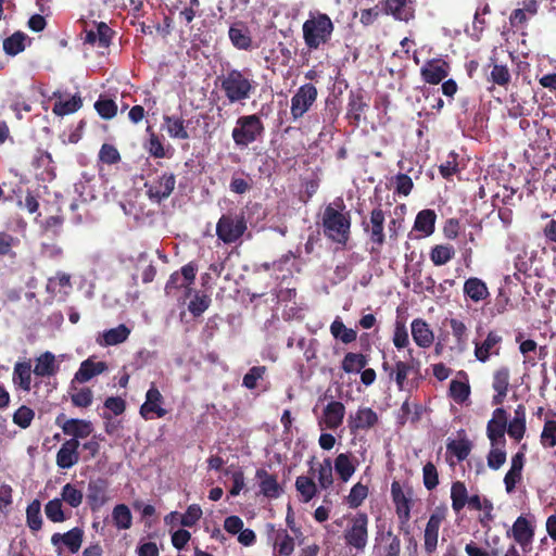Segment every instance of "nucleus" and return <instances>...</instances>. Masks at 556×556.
<instances>
[{
  "label": "nucleus",
  "instance_id": "obj_1",
  "mask_svg": "<svg viewBox=\"0 0 556 556\" xmlns=\"http://www.w3.org/2000/svg\"><path fill=\"white\" fill-rule=\"evenodd\" d=\"M351 212L345 210L342 198H337L325 207L323 228L325 236L331 241L345 245L351 235Z\"/></svg>",
  "mask_w": 556,
  "mask_h": 556
},
{
  "label": "nucleus",
  "instance_id": "obj_2",
  "mask_svg": "<svg viewBox=\"0 0 556 556\" xmlns=\"http://www.w3.org/2000/svg\"><path fill=\"white\" fill-rule=\"evenodd\" d=\"M220 90L229 103L243 102L255 92L257 83L251 70L228 68L218 77Z\"/></svg>",
  "mask_w": 556,
  "mask_h": 556
},
{
  "label": "nucleus",
  "instance_id": "obj_3",
  "mask_svg": "<svg viewBox=\"0 0 556 556\" xmlns=\"http://www.w3.org/2000/svg\"><path fill=\"white\" fill-rule=\"evenodd\" d=\"M408 354L412 356V350H408ZM381 367L399 391L412 392L419 387L422 379L421 364L413 357L408 362L394 358L393 364L383 361Z\"/></svg>",
  "mask_w": 556,
  "mask_h": 556
},
{
  "label": "nucleus",
  "instance_id": "obj_4",
  "mask_svg": "<svg viewBox=\"0 0 556 556\" xmlns=\"http://www.w3.org/2000/svg\"><path fill=\"white\" fill-rule=\"evenodd\" d=\"M334 24L330 16L320 11H311L308 18L302 25V35L309 51L318 50L330 42Z\"/></svg>",
  "mask_w": 556,
  "mask_h": 556
},
{
  "label": "nucleus",
  "instance_id": "obj_5",
  "mask_svg": "<svg viewBox=\"0 0 556 556\" xmlns=\"http://www.w3.org/2000/svg\"><path fill=\"white\" fill-rule=\"evenodd\" d=\"M264 131L265 126L257 114L243 115L238 117L231 137L237 147L247 148L262 138Z\"/></svg>",
  "mask_w": 556,
  "mask_h": 556
},
{
  "label": "nucleus",
  "instance_id": "obj_6",
  "mask_svg": "<svg viewBox=\"0 0 556 556\" xmlns=\"http://www.w3.org/2000/svg\"><path fill=\"white\" fill-rule=\"evenodd\" d=\"M197 269L193 263H188L181 267L180 271H174L165 285L166 295L186 301L191 295Z\"/></svg>",
  "mask_w": 556,
  "mask_h": 556
},
{
  "label": "nucleus",
  "instance_id": "obj_7",
  "mask_svg": "<svg viewBox=\"0 0 556 556\" xmlns=\"http://www.w3.org/2000/svg\"><path fill=\"white\" fill-rule=\"evenodd\" d=\"M346 520L348 525L343 531L345 545L356 552H363L368 543V515L357 511L355 515L346 517Z\"/></svg>",
  "mask_w": 556,
  "mask_h": 556
},
{
  "label": "nucleus",
  "instance_id": "obj_8",
  "mask_svg": "<svg viewBox=\"0 0 556 556\" xmlns=\"http://www.w3.org/2000/svg\"><path fill=\"white\" fill-rule=\"evenodd\" d=\"M244 214L228 212L223 214L216 224V236L226 244L237 242L247 231Z\"/></svg>",
  "mask_w": 556,
  "mask_h": 556
},
{
  "label": "nucleus",
  "instance_id": "obj_9",
  "mask_svg": "<svg viewBox=\"0 0 556 556\" xmlns=\"http://www.w3.org/2000/svg\"><path fill=\"white\" fill-rule=\"evenodd\" d=\"M317 88L311 84L302 85L291 98L290 113L293 121H296L307 113L317 100Z\"/></svg>",
  "mask_w": 556,
  "mask_h": 556
},
{
  "label": "nucleus",
  "instance_id": "obj_10",
  "mask_svg": "<svg viewBox=\"0 0 556 556\" xmlns=\"http://www.w3.org/2000/svg\"><path fill=\"white\" fill-rule=\"evenodd\" d=\"M175 185V175L173 173H163L152 181L144 182V188L149 200L152 203L161 204L173 193Z\"/></svg>",
  "mask_w": 556,
  "mask_h": 556
},
{
  "label": "nucleus",
  "instance_id": "obj_11",
  "mask_svg": "<svg viewBox=\"0 0 556 556\" xmlns=\"http://www.w3.org/2000/svg\"><path fill=\"white\" fill-rule=\"evenodd\" d=\"M384 222L386 214L380 205L370 212L369 222H362L364 231L368 233L370 242L377 247H372V252L375 250L379 251L386 242Z\"/></svg>",
  "mask_w": 556,
  "mask_h": 556
},
{
  "label": "nucleus",
  "instance_id": "obj_12",
  "mask_svg": "<svg viewBox=\"0 0 556 556\" xmlns=\"http://www.w3.org/2000/svg\"><path fill=\"white\" fill-rule=\"evenodd\" d=\"M164 397L155 383H151L146 393V401L140 406L139 414L144 420L162 418L167 414V409L163 407Z\"/></svg>",
  "mask_w": 556,
  "mask_h": 556
},
{
  "label": "nucleus",
  "instance_id": "obj_13",
  "mask_svg": "<svg viewBox=\"0 0 556 556\" xmlns=\"http://www.w3.org/2000/svg\"><path fill=\"white\" fill-rule=\"evenodd\" d=\"M55 425L62 429L65 435L78 441L89 437L93 431L91 421L78 418L66 419L63 413L56 416Z\"/></svg>",
  "mask_w": 556,
  "mask_h": 556
},
{
  "label": "nucleus",
  "instance_id": "obj_14",
  "mask_svg": "<svg viewBox=\"0 0 556 556\" xmlns=\"http://www.w3.org/2000/svg\"><path fill=\"white\" fill-rule=\"evenodd\" d=\"M507 427V413L504 408L497 407L493 412L492 418L489 420L486 426V434L491 441V445H503L505 446V431Z\"/></svg>",
  "mask_w": 556,
  "mask_h": 556
},
{
  "label": "nucleus",
  "instance_id": "obj_15",
  "mask_svg": "<svg viewBox=\"0 0 556 556\" xmlns=\"http://www.w3.org/2000/svg\"><path fill=\"white\" fill-rule=\"evenodd\" d=\"M84 539V530L81 528L75 527L65 533H54L51 536V543L56 548L59 555L62 554L64 545L67 551L72 554L77 553L83 544Z\"/></svg>",
  "mask_w": 556,
  "mask_h": 556
},
{
  "label": "nucleus",
  "instance_id": "obj_16",
  "mask_svg": "<svg viewBox=\"0 0 556 556\" xmlns=\"http://www.w3.org/2000/svg\"><path fill=\"white\" fill-rule=\"evenodd\" d=\"M109 481L105 478L91 479L87 488V503L92 511L99 510L108 501Z\"/></svg>",
  "mask_w": 556,
  "mask_h": 556
},
{
  "label": "nucleus",
  "instance_id": "obj_17",
  "mask_svg": "<svg viewBox=\"0 0 556 556\" xmlns=\"http://www.w3.org/2000/svg\"><path fill=\"white\" fill-rule=\"evenodd\" d=\"M450 64L442 59L428 60L420 68V75L425 83L438 85L447 77Z\"/></svg>",
  "mask_w": 556,
  "mask_h": 556
},
{
  "label": "nucleus",
  "instance_id": "obj_18",
  "mask_svg": "<svg viewBox=\"0 0 556 556\" xmlns=\"http://www.w3.org/2000/svg\"><path fill=\"white\" fill-rule=\"evenodd\" d=\"M503 338L496 331H489L482 342H475V356L485 363L492 355H500Z\"/></svg>",
  "mask_w": 556,
  "mask_h": 556
},
{
  "label": "nucleus",
  "instance_id": "obj_19",
  "mask_svg": "<svg viewBox=\"0 0 556 556\" xmlns=\"http://www.w3.org/2000/svg\"><path fill=\"white\" fill-rule=\"evenodd\" d=\"M391 496L395 506V511L402 523L410 519L412 498L406 494L399 481L391 483Z\"/></svg>",
  "mask_w": 556,
  "mask_h": 556
},
{
  "label": "nucleus",
  "instance_id": "obj_20",
  "mask_svg": "<svg viewBox=\"0 0 556 556\" xmlns=\"http://www.w3.org/2000/svg\"><path fill=\"white\" fill-rule=\"evenodd\" d=\"M445 518L444 510H437L432 513L429 517V520L425 528L424 540H425V551L427 554L431 555L435 552L438 545L439 538V529L441 527L442 521Z\"/></svg>",
  "mask_w": 556,
  "mask_h": 556
},
{
  "label": "nucleus",
  "instance_id": "obj_21",
  "mask_svg": "<svg viewBox=\"0 0 556 556\" xmlns=\"http://www.w3.org/2000/svg\"><path fill=\"white\" fill-rule=\"evenodd\" d=\"M80 446V443L78 440L75 439H68L66 440L60 447V450L56 453V466L60 469H70L74 465H76L79 459V452L78 448Z\"/></svg>",
  "mask_w": 556,
  "mask_h": 556
},
{
  "label": "nucleus",
  "instance_id": "obj_22",
  "mask_svg": "<svg viewBox=\"0 0 556 556\" xmlns=\"http://www.w3.org/2000/svg\"><path fill=\"white\" fill-rule=\"evenodd\" d=\"M383 12L397 21L408 22L415 17L412 0H383Z\"/></svg>",
  "mask_w": 556,
  "mask_h": 556
},
{
  "label": "nucleus",
  "instance_id": "obj_23",
  "mask_svg": "<svg viewBox=\"0 0 556 556\" xmlns=\"http://www.w3.org/2000/svg\"><path fill=\"white\" fill-rule=\"evenodd\" d=\"M378 415L370 407H359L350 416L349 427L352 433L358 430H368L378 424Z\"/></svg>",
  "mask_w": 556,
  "mask_h": 556
},
{
  "label": "nucleus",
  "instance_id": "obj_24",
  "mask_svg": "<svg viewBox=\"0 0 556 556\" xmlns=\"http://www.w3.org/2000/svg\"><path fill=\"white\" fill-rule=\"evenodd\" d=\"M410 331L414 342L422 349H428L433 344L434 333L429 324L422 318H415L410 324Z\"/></svg>",
  "mask_w": 556,
  "mask_h": 556
},
{
  "label": "nucleus",
  "instance_id": "obj_25",
  "mask_svg": "<svg viewBox=\"0 0 556 556\" xmlns=\"http://www.w3.org/2000/svg\"><path fill=\"white\" fill-rule=\"evenodd\" d=\"M268 532L273 534L274 548L280 556H289L294 551V539L286 529L276 530L273 523L267 525Z\"/></svg>",
  "mask_w": 556,
  "mask_h": 556
},
{
  "label": "nucleus",
  "instance_id": "obj_26",
  "mask_svg": "<svg viewBox=\"0 0 556 556\" xmlns=\"http://www.w3.org/2000/svg\"><path fill=\"white\" fill-rule=\"evenodd\" d=\"M367 108L368 103L365 101L363 93L361 91H351L349 94L346 113L350 124L357 127L362 121V115L365 113Z\"/></svg>",
  "mask_w": 556,
  "mask_h": 556
},
{
  "label": "nucleus",
  "instance_id": "obj_27",
  "mask_svg": "<svg viewBox=\"0 0 556 556\" xmlns=\"http://www.w3.org/2000/svg\"><path fill=\"white\" fill-rule=\"evenodd\" d=\"M508 386L509 370L507 367H502L493 375L492 387L496 393L492 397V405L497 406L504 402L507 395Z\"/></svg>",
  "mask_w": 556,
  "mask_h": 556
},
{
  "label": "nucleus",
  "instance_id": "obj_28",
  "mask_svg": "<svg viewBox=\"0 0 556 556\" xmlns=\"http://www.w3.org/2000/svg\"><path fill=\"white\" fill-rule=\"evenodd\" d=\"M255 477L260 480V492L268 498H277L280 496L281 488L276 476L270 475L266 469L256 470Z\"/></svg>",
  "mask_w": 556,
  "mask_h": 556
},
{
  "label": "nucleus",
  "instance_id": "obj_29",
  "mask_svg": "<svg viewBox=\"0 0 556 556\" xmlns=\"http://www.w3.org/2000/svg\"><path fill=\"white\" fill-rule=\"evenodd\" d=\"M108 370L105 362H94L92 357H89L81 362L78 370L75 374V380L79 383H85L93 377Z\"/></svg>",
  "mask_w": 556,
  "mask_h": 556
},
{
  "label": "nucleus",
  "instance_id": "obj_30",
  "mask_svg": "<svg viewBox=\"0 0 556 556\" xmlns=\"http://www.w3.org/2000/svg\"><path fill=\"white\" fill-rule=\"evenodd\" d=\"M228 36L235 48L245 51L252 49V37L249 28L243 23L231 25Z\"/></svg>",
  "mask_w": 556,
  "mask_h": 556
},
{
  "label": "nucleus",
  "instance_id": "obj_31",
  "mask_svg": "<svg viewBox=\"0 0 556 556\" xmlns=\"http://www.w3.org/2000/svg\"><path fill=\"white\" fill-rule=\"evenodd\" d=\"M163 121L166 131L170 138L179 140H187L190 138L187 130L188 125L181 116L164 115Z\"/></svg>",
  "mask_w": 556,
  "mask_h": 556
},
{
  "label": "nucleus",
  "instance_id": "obj_32",
  "mask_svg": "<svg viewBox=\"0 0 556 556\" xmlns=\"http://www.w3.org/2000/svg\"><path fill=\"white\" fill-rule=\"evenodd\" d=\"M437 214L431 208H425L417 213L413 229L425 237L431 236L435 230Z\"/></svg>",
  "mask_w": 556,
  "mask_h": 556
},
{
  "label": "nucleus",
  "instance_id": "obj_33",
  "mask_svg": "<svg viewBox=\"0 0 556 556\" xmlns=\"http://www.w3.org/2000/svg\"><path fill=\"white\" fill-rule=\"evenodd\" d=\"M464 294L471 301L478 303L485 300L489 295L486 283L477 277H470L464 282Z\"/></svg>",
  "mask_w": 556,
  "mask_h": 556
},
{
  "label": "nucleus",
  "instance_id": "obj_34",
  "mask_svg": "<svg viewBox=\"0 0 556 556\" xmlns=\"http://www.w3.org/2000/svg\"><path fill=\"white\" fill-rule=\"evenodd\" d=\"M345 407L339 401H331L324 409L325 425L328 429L339 428L344 418Z\"/></svg>",
  "mask_w": 556,
  "mask_h": 556
},
{
  "label": "nucleus",
  "instance_id": "obj_35",
  "mask_svg": "<svg viewBox=\"0 0 556 556\" xmlns=\"http://www.w3.org/2000/svg\"><path fill=\"white\" fill-rule=\"evenodd\" d=\"M130 329L126 325L121 324L115 328L105 330L102 333V337L97 340V342L101 346L117 345L125 342L128 339Z\"/></svg>",
  "mask_w": 556,
  "mask_h": 556
},
{
  "label": "nucleus",
  "instance_id": "obj_36",
  "mask_svg": "<svg viewBox=\"0 0 556 556\" xmlns=\"http://www.w3.org/2000/svg\"><path fill=\"white\" fill-rule=\"evenodd\" d=\"M334 470L343 482H348L356 470V459L350 453H341L334 459Z\"/></svg>",
  "mask_w": 556,
  "mask_h": 556
},
{
  "label": "nucleus",
  "instance_id": "obj_37",
  "mask_svg": "<svg viewBox=\"0 0 556 556\" xmlns=\"http://www.w3.org/2000/svg\"><path fill=\"white\" fill-rule=\"evenodd\" d=\"M511 531L515 541L521 546L530 544L534 535V531L530 522L523 516H519L516 519Z\"/></svg>",
  "mask_w": 556,
  "mask_h": 556
},
{
  "label": "nucleus",
  "instance_id": "obj_38",
  "mask_svg": "<svg viewBox=\"0 0 556 556\" xmlns=\"http://www.w3.org/2000/svg\"><path fill=\"white\" fill-rule=\"evenodd\" d=\"M13 383L23 391H30L31 365L30 362H17L13 369Z\"/></svg>",
  "mask_w": 556,
  "mask_h": 556
},
{
  "label": "nucleus",
  "instance_id": "obj_39",
  "mask_svg": "<svg viewBox=\"0 0 556 556\" xmlns=\"http://www.w3.org/2000/svg\"><path fill=\"white\" fill-rule=\"evenodd\" d=\"M294 485L302 503L311 502L318 493L317 484L308 476H299Z\"/></svg>",
  "mask_w": 556,
  "mask_h": 556
},
{
  "label": "nucleus",
  "instance_id": "obj_40",
  "mask_svg": "<svg viewBox=\"0 0 556 556\" xmlns=\"http://www.w3.org/2000/svg\"><path fill=\"white\" fill-rule=\"evenodd\" d=\"M368 364V356L363 353L348 352L342 362L341 369L345 374H356L364 369Z\"/></svg>",
  "mask_w": 556,
  "mask_h": 556
},
{
  "label": "nucleus",
  "instance_id": "obj_41",
  "mask_svg": "<svg viewBox=\"0 0 556 556\" xmlns=\"http://www.w3.org/2000/svg\"><path fill=\"white\" fill-rule=\"evenodd\" d=\"M56 370L55 356L51 352H45L37 358L34 374L39 377H46L54 375Z\"/></svg>",
  "mask_w": 556,
  "mask_h": 556
},
{
  "label": "nucleus",
  "instance_id": "obj_42",
  "mask_svg": "<svg viewBox=\"0 0 556 556\" xmlns=\"http://www.w3.org/2000/svg\"><path fill=\"white\" fill-rule=\"evenodd\" d=\"M468 491L464 482L455 481L451 486L452 508L455 513L464 509L468 501Z\"/></svg>",
  "mask_w": 556,
  "mask_h": 556
},
{
  "label": "nucleus",
  "instance_id": "obj_43",
  "mask_svg": "<svg viewBox=\"0 0 556 556\" xmlns=\"http://www.w3.org/2000/svg\"><path fill=\"white\" fill-rule=\"evenodd\" d=\"M330 332L334 339L342 341L344 344L352 343L357 338V332L352 328H348L339 318L334 319L330 325Z\"/></svg>",
  "mask_w": 556,
  "mask_h": 556
},
{
  "label": "nucleus",
  "instance_id": "obj_44",
  "mask_svg": "<svg viewBox=\"0 0 556 556\" xmlns=\"http://www.w3.org/2000/svg\"><path fill=\"white\" fill-rule=\"evenodd\" d=\"M455 256V250L450 244H437L430 251V260L435 266L448 263Z\"/></svg>",
  "mask_w": 556,
  "mask_h": 556
},
{
  "label": "nucleus",
  "instance_id": "obj_45",
  "mask_svg": "<svg viewBox=\"0 0 556 556\" xmlns=\"http://www.w3.org/2000/svg\"><path fill=\"white\" fill-rule=\"evenodd\" d=\"M83 105L80 96L75 94L70 100L56 101L53 105V113L58 116H64L77 112Z\"/></svg>",
  "mask_w": 556,
  "mask_h": 556
},
{
  "label": "nucleus",
  "instance_id": "obj_46",
  "mask_svg": "<svg viewBox=\"0 0 556 556\" xmlns=\"http://www.w3.org/2000/svg\"><path fill=\"white\" fill-rule=\"evenodd\" d=\"M112 518L118 529L127 530L131 527L132 516L129 507L125 504H118L113 508Z\"/></svg>",
  "mask_w": 556,
  "mask_h": 556
},
{
  "label": "nucleus",
  "instance_id": "obj_47",
  "mask_svg": "<svg viewBox=\"0 0 556 556\" xmlns=\"http://www.w3.org/2000/svg\"><path fill=\"white\" fill-rule=\"evenodd\" d=\"M447 452L454 455L458 462L465 460L471 452V443L468 439L452 440L446 445Z\"/></svg>",
  "mask_w": 556,
  "mask_h": 556
},
{
  "label": "nucleus",
  "instance_id": "obj_48",
  "mask_svg": "<svg viewBox=\"0 0 556 556\" xmlns=\"http://www.w3.org/2000/svg\"><path fill=\"white\" fill-rule=\"evenodd\" d=\"M26 39V35L22 31H16L10 37L3 40V50L9 55H16L20 52L24 51L25 45L24 41Z\"/></svg>",
  "mask_w": 556,
  "mask_h": 556
},
{
  "label": "nucleus",
  "instance_id": "obj_49",
  "mask_svg": "<svg viewBox=\"0 0 556 556\" xmlns=\"http://www.w3.org/2000/svg\"><path fill=\"white\" fill-rule=\"evenodd\" d=\"M26 522L34 532L39 531L42 527V517L40 513V502L33 501L26 508Z\"/></svg>",
  "mask_w": 556,
  "mask_h": 556
},
{
  "label": "nucleus",
  "instance_id": "obj_50",
  "mask_svg": "<svg viewBox=\"0 0 556 556\" xmlns=\"http://www.w3.org/2000/svg\"><path fill=\"white\" fill-rule=\"evenodd\" d=\"M448 395L457 404H463L470 395V386L467 382L454 379L450 382Z\"/></svg>",
  "mask_w": 556,
  "mask_h": 556
},
{
  "label": "nucleus",
  "instance_id": "obj_51",
  "mask_svg": "<svg viewBox=\"0 0 556 556\" xmlns=\"http://www.w3.org/2000/svg\"><path fill=\"white\" fill-rule=\"evenodd\" d=\"M45 514L47 518L52 522H63L70 516L65 515L62 508V500L53 498L45 505Z\"/></svg>",
  "mask_w": 556,
  "mask_h": 556
},
{
  "label": "nucleus",
  "instance_id": "obj_52",
  "mask_svg": "<svg viewBox=\"0 0 556 556\" xmlns=\"http://www.w3.org/2000/svg\"><path fill=\"white\" fill-rule=\"evenodd\" d=\"M84 494L72 483H66L61 490V498L73 508H77L83 503Z\"/></svg>",
  "mask_w": 556,
  "mask_h": 556
},
{
  "label": "nucleus",
  "instance_id": "obj_53",
  "mask_svg": "<svg viewBox=\"0 0 556 556\" xmlns=\"http://www.w3.org/2000/svg\"><path fill=\"white\" fill-rule=\"evenodd\" d=\"M448 324L452 330V334L455 338L456 346L458 348L459 351H464L467 344L468 337L466 325L462 320L456 318H451L448 320Z\"/></svg>",
  "mask_w": 556,
  "mask_h": 556
},
{
  "label": "nucleus",
  "instance_id": "obj_54",
  "mask_svg": "<svg viewBox=\"0 0 556 556\" xmlns=\"http://www.w3.org/2000/svg\"><path fill=\"white\" fill-rule=\"evenodd\" d=\"M368 492H369V490H368L367 485H365L361 482H357L356 484H354L352 486L349 495L346 496L348 505L351 508L359 507L363 504V502L366 500V497L368 496Z\"/></svg>",
  "mask_w": 556,
  "mask_h": 556
},
{
  "label": "nucleus",
  "instance_id": "obj_55",
  "mask_svg": "<svg viewBox=\"0 0 556 556\" xmlns=\"http://www.w3.org/2000/svg\"><path fill=\"white\" fill-rule=\"evenodd\" d=\"M540 442L544 448L556 446V420L546 419L541 432Z\"/></svg>",
  "mask_w": 556,
  "mask_h": 556
},
{
  "label": "nucleus",
  "instance_id": "obj_56",
  "mask_svg": "<svg viewBox=\"0 0 556 556\" xmlns=\"http://www.w3.org/2000/svg\"><path fill=\"white\" fill-rule=\"evenodd\" d=\"M318 484L321 489H329L333 483L332 464L330 458H325L317 469Z\"/></svg>",
  "mask_w": 556,
  "mask_h": 556
},
{
  "label": "nucleus",
  "instance_id": "obj_57",
  "mask_svg": "<svg viewBox=\"0 0 556 556\" xmlns=\"http://www.w3.org/2000/svg\"><path fill=\"white\" fill-rule=\"evenodd\" d=\"M94 110L103 119H111L117 113V105L112 99L100 97L94 103Z\"/></svg>",
  "mask_w": 556,
  "mask_h": 556
},
{
  "label": "nucleus",
  "instance_id": "obj_58",
  "mask_svg": "<svg viewBox=\"0 0 556 556\" xmlns=\"http://www.w3.org/2000/svg\"><path fill=\"white\" fill-rule=\"evenodd\" d=\"M458 154L452 151L446 161L439 166V172L444 179H451L455 174L459 173Z\"/></svg>",
  "mask_w": 556,
  "mask_h": 556
},
{
  "label": "nucleus",
  "instance_id": "obj_59",
  "mask_svg": "<svg viewBox=\"0 0 556 556\" xmlns=\"http://www.w3.org/2000/svg\"><path fill=\"white\" fill-rule=\"evenodd\" d=\"M147 130L150 132L148 142L146 144V149L148 150V152L156 159H163L168 156L160 137L151 130V127H148Z\"/></svg>",
  "mask_w": 556,
  "mask_h": 556
},
{
  "label": "nucleus",
  "instance_id": "obj_60",
  "mask_svg": "<svg viewBox=\"0 0 556 556\" xmlns=\"http://www.w3.org/2000/svg\"><path fill=\"white\" fill-rule=\"evenodd\" d=\"M18 244V238L13 237L9 232L0 231V255L15 258L16 253L13 251V248L17 247Z\"/></svg>",
  "mask_w": 556,
  "mask_h": 556
},
{
  "label": "nucleus",
  "instance_id": "obj_61",
  "mask_svg": "<svg viewBox=\"0 0 556 556\" xmlns=\"http://www.w3.org/2000/svg\"><path fill=\"white\" fill-rule=\"evenodd\" d=\"M35 412L26 405L18 407L13 414V422L22 429H26L31 425Z\"/></svg>",
  "mask_w": 556,
  "mask_h": 556
},
{
  "label": "nucleus",
  "instance_id": "obj_62",
  "mask_svg": "<svg viewBox=\"0 0 556 556\" xmlns=\"http://www.w3.org/2000/svg\"><path fill=\"white\" fill-rule=\"evenodd\" d=\"M511 75L506 65L494 64L490 73V78L493 84L501 87H506L510 83Z\"/></svg>",
  "mask_w": 556,
  "mask_h": 556
},
{
  "label": "nucleus",
  "instance_id": "obj_63",
  "mask_svg": "<svg viewBox=\"0 0 556 556\" xmlns=\"http://www.w3.org/2000/svg\"><path fill=\"white\" fill-rule=\"evenodd\" d=\"M422 481L428 491L434 490L439 484V473L433 463L428 462L422 468Z\"/></svg>",
  "mask_w": 556,
  "mask_h": 556
},
{
  "label": "nucleus",
  "instance_id": "obj_64",
  "mask_svg": "<svg viewBox=\"0 0 556 556\" xmlns=\"http://www.w3.org/2000/svg\"><path fill=\"white\" fill-rule=\"evenodd\" d=\"M394 193L403 197L409 195L414 188L412 178L403 173H399L394 176Z\"/></svg>",
  "mask_w": 556,
  "mask_h": 556
}]
</instances>
